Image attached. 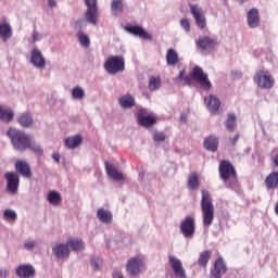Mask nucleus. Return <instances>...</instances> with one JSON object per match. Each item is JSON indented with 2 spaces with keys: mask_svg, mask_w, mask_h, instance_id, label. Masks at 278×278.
<instances>
[{
  "mask_svg": "<svg viewBox=\"0 0 278 278\" xmlns=\"http://www.w3.org/2000/svg\"><path fill=\"white\" fill-rule=\"evenodd\" d=\"M153 138L156 142H164V140H166V135H164V132L156 131L154 132Z\"/></svg>",
  "mask_w": 278,
  "mask_h": 278,
  "instance_id": "nucleus-44",
  "label": "nucleus"
},
{
  "mask_svg": "<svg viewBox=\"0 0 278 278\" xmlns=\"http://www.w3.org/2000/svg\"><path fill=\"white\" fill-rule=\"evenodd\" d=\"M14 119V111L8 106H0V121L10 123Z\"/></svg>",
  "mask_w": 278,
  "mask_h": 278,
  "instance_id": "nucleus-29",
  "label": "nucleus"
},
{
  "mask_svg": "<svg viewBox=\"0 0 278 278\" xmlns=\"http://www.w3.org/2000/svg\"><path fill=\"white\" fill-rule=\"evenodd\" d=\"M162 86V78L159 77H150L148 88L150 92H155V90H160V87Z\"/></svg>",
  "mask_w": 278,
  "mask_h": 278,
  "instance_id": "nucleus-36",
  "label": "nucleus"
},
{
  "mask_svg": "<svg viewBox=\"0 0 278 278\" xmlns=\"http://www.w3.org/2000/svg\"><path fill=\"white\" fill-rule=\"evenodd\" d=\"M112 12L115 15L123 13V1H113L111 4Z\"/></svg>",
  "mask_w": 278,
  "mask_h": 278,
  "instance_id": "nucleus-41",
  "label": "nucleus"
},
{
  "mask_svg": "<svg viewBox=\"0 0 278 278\" xmlns=\"http://www.w3.org/2000/svg\"><path fill=\"white\" fill-rule=\"evenodd\" d=\"M204 103L211 114H218V110H220V100L216 96L210 94L204 98Z\"/></svg>",
  "mask_w": 278,
  "mask_h": 278,
  "instance_id": "nucleus-16",
  "label": "nucleus"
},
{
  "mask_svg": "<svg viewBox=\"0 0 278 278\" xmlns=\"http://www.w3.org/2000/svg\"><path fill=\"white\" fill-rule=\"evenodd\" d=\"M248 25L252 29L260 27V11L257 9H251L248 12Z\"/></svg>",
  "mask_w": 278,
  "mask_h": 278,
  "instance_id": "nucleus-22",
  "label": "nucleus"
},
{
  "mask_svg": "<svg viewBox=\"0 0 278 278\" xmlns=\"http://www.w3.org/2000/svg\"><path fill=\"white\" fill-rule=\"evenodd\" d=\"M104 70L109 75H116L118 73H123L125 71V58L121 55L110 56L104 62Z\"/></svg>",
  "mask_w": 278,
  "mask_h": 278,
  "instance_id": "nucleus-4",
  "label": "nucleus"
},
{
  "mask_svg": "<svg viewBox=\"0 0 278 278\" xmlns=\"http://www.w3.org/2000/svg\"><path fill=\"white\" fill-rule=\"evenodd\" d=\"M67 247H71L72 251H75L76 253L86 249V244L81 239H68Z\"/></svg>",
  "mask_w": 278,
  "mask_h": 278,
  "instance_id": "nucleus-32",
  "label": "nucleus"
},
{
  "mask_svg": "<svg viewBox=\"0 0 278 278\" xmlns=\"http://www.w3.org/2000/svg\"><path fill=\"white\" fill-rule=\"evenodd\" d=\"M47 199L51 205H60V203H62V194H60L58 191L48 192Z\"/></svg>",
  "mask_w": 278,
  "mask_h": 278,
  "instance_id": "nucleus-37",
  "label": "nucleus"
},
{
  "mask_svg": "<svg viewBox=\"0 0 278 278\" xmlns=\"http://www.w3.org/2000/svg\"><path fill=\"white\" fill-rule=\"evenodd\" d=\"M227 273V266L222 257L217 258L214 268L211 270V276L214 278H222Z\"/></svg>",
  "mask_w": 278,
  "mask_h": 278,
  "instance_id": "nucleus-19",
  "label": "nucleus"
},
{
  "mask_svg": "<svg viewBox=\"0 0 278 278\" xmlns=\"http://www.w3.org/2000/svg\"><path fill=\"white\" fill-rule=\"evenodd\" d=\"M169 264L176 278H186V269L184 263L176 256H169Z\"/></svg>",
  "mask_w": 278,
  "mask_h": 278,
  "instance_id": "nucleus-11",
  "label": "nucleus"
},
{
  "mask_svg": "<svg viewBox=\"0 0 278 278\" xmlns=\"http://www.w3.org/2000/svg\"><path fill=\"white\" fill-rule=\"evenodd\" d=\"M113 278H125V276H123V273H121V271H115L113 274Z\"/></svg>",
  "mask_w": 278,
  "mask_h": 278,
  "instance_id": "nucleus-53",
  "label": "nucleus"
},
{
  "mask_svg": "<svg viewBox=\"0 0 278 278\" xmlns=\"http://www.w3.org/2000/svg\"><path fill=\"white\" fill-rule=\"evenodd\" d=\"M201 211L204 227H212V223H214V204L210 192L206 190H202Z\"/></svg>",
  "mask_w": 278,
  "mask_h": 278,
  "instance_id": "nucleus-3",
  "label": "nucleus"
},
{
  "mask_svg": "<svg viewBox=\"0 0 278 278\" xmlns=\"http://www.w3.org/2000/svg\"><path fill=\"white\" fill-rule=\"evenodd\" d=\"M166 62L168 66H176V64H179V53H177V50L173 48L167 50Z\"/></svg>",
  "mask_w": 278,
  "mask_h": 278,
  "instance_id": "nucleus-28",
  "label": "nucleus"
},
{
  "mask_svg": "<svg viewBox=\"0 0 278 278\" xmlns=\"http://www.w3.org/2000/svg\"><path fill=\"white\" fill-rule=\"evenodd\" d=\"M143 176H144V174L141 173V174H140V177H143Z\"/></svg>",
  "mask_w": 278,
  "mask_h": 278,
  "instance_id": "nucleus-57",
  "label": "nucleus"
},
{
  "mask_svg": "<svg viewBox=\"0 0 278 278\" xmlns=\"http://www.w3.org/2000/svg\"><path fill=\"white\" fill-rule=\"evenodd\" d=\"M187 186L190 190H199L201 186V179L199 178V174L192 173L188 179Z\"/></svg>",
  "mask_w": 278,
  "mask_h": 278,
  "instance_id": "nucleus-34",
  "label": "nucleus"
},
{
  "mask_svg": "<svg viewBox=\"0 0 278 278\" xmlns=\"http://www.w3.org/2000/svg\"><path fill=\"white\" fill-rule=\"evenodd\" d=\"M126 31L128 34H131L132 36H137L138 38H142L143 40H152L153 37L142 26L138 25H128L125 27Z\"/></svg>",
  "mask_w": 278,
  "mask_h": 278,
  "instance_id": "nucleus-14",
  "label": "nucleus"
},
{
  "mask_svg": "<svg viewBox=\"0 0 278 278\" xmlns=\"http://www.w3.org/2000/svg\"><path fill=\"white\" fill-rule=\"evenodd\" d=\"M180 25L182 29H185L186 34H190V21L188 18H182L180 21Z\"/></svg>",
  "mask_w": 278,
  "mask_h": 278,
  "instance_id": "nucleus-43",
  "label": "nucleus"
},
{
  "mask_svg": "<svg viewBox=\"0 0 278 278\" xmlns=\"http://www.w3.org/2000/svg\"><path fill=\"white\" fill-rule=\"evenodd\" d=\"M97 217L102 223H105L106 225H110L112 223V213L105 208H98L97 211Z\"/></svg>",
  "mask_w": 278,
  "mask_h": 278,
  "instance_id": "nucleus-31",
  "label": "nucleus"
},
{
  "mask_svg": "<svg viewBox=\"0 0 278 278\" xmlns=\"http://www.w3.org/2000/svg\"><path fill=\"white\" fill-rule=\"evenodd\" d=\"M16 275L21 278H30L36 275V268L29 264L20 265L16 268Z\"/></svg>",
  "mask_w": 278,
  "mask_h": 278,
  "instance_id": "nucleus-20",
  "label": "nucleus"
},
{
  "mask_svg": "<svg viewBox=\"0 0 278 278\" xmlns=\"http://www.w3.org/2000/svg\"><path fill=\"white\" fill-rule=\"evenodd\" d=\"M137 121L141 127L149 129L157 123V117L155 115H147V109H139L137 112Z\"/></svg>",
  "mask_w": 278,
  "mask_h": 278,
  "instance_id": "nucleus-10",
  "label": "nucleus"
},
{
  "mask_svg": "<svg viewBox=\"0 0 278 278\" xmlns=\"http://www.w3.org/2000/svg\"><path fill=\"white\" fill-rule=\"evenodd\" d=\"M52 253H54L56 260H68L71 257V250L68 249V244L59 243L52 249Z\"/></svg>",
  "mask_w": 278,
  "mask_h": 278,
  "instance_id": "nucleus-17",
  "label": "nucleus"
},
{
  "mask_svg": "<svg viewBox=\"0 0 278 278\" xmlns=\"http://www.w3.org/2000/svg\"><path fill=\"white\" fill-rule=\"evenodd\" d=\"M191 14L195 18V23L200 29H205L207 23L205 21V12L197 5H190Z\"/></svg>",
  "mask_w": 278,
  "mask_h": 278,
  "instance_id": "nucleus-12",
  "label": "nucleus"
},
{
  "mask_svg": "<svg viewBox=\"0 0 278 278\" xmlns=\"http://www.w3.org/2000/svg\"><path fill=\"white\" fill-rule=\"evenodd\" d=\"M15 170L22 175V177H25L26 179H31V168L29 167V164L25 161H16L15 163Z\"/></svg>",
  "mask_w": 278,
  "mask_h": 278,
  "instance_id": "nucleus-21",
  "label": "nucleus"
},
{
  "mask_svg": "<svg viewBox=\"0 0 278 278\" xmlns=\"http://www.w3.org/2000/svg\"><path fill=\"white\" fill-rule=\"evenodd\" d=\"M17 217L18 216L16 215V212H14L10 208L4 210V212H3L4 220H13V223H14V220H16Z\"/></svg>",
  "mask_w": 278,
  "mask_h": 278,
  "instance_id": "nucleus-42",
  "label": "nucleus"
},
{
  "mask_svg": "<svg viewBox=\"0 0 278 278\" xmlns=\"http://www.w3.org/2000/svg\"><path fill=\"white\" fill-rule=\"evenodd\" d=\"M274 164L278 167V154L274 156Z\"/></svg>",
  "mask_w": 278,
  "mask_h": 278,
  "instance_id": "nucleus-55",
  "label": "nucleus"
},
{
  "mask_svg": "<svg viewBox=\"0 0 278 278\" xmlns=\"http://www.w3.org/2000/svg\"><path fill=\"white\" fill-rule=\"evenodd\" d=\"M7 136L10 138L11 144L15 151L23 153V151L30 149L34 153L42 155V148L34 143V141H31V137L24 131L16 128H9Z\"/></svg>",
  "mask_w": 278,
  "mask_h": 278,
  "instance_id": "nucleus-1",
  "label": "nucleus"
},
{
  "mask_svg": "<svg viewBox=\"0 0 278 278\" xmlns=\"http://www.w3.org/2000/svg\"><path fill=\"white\" fill-rule=\"evenodd\" d=\"M87 12H86V20L91 25H97V16H98V9H97V1H86Z\"/></svg>",
  "mask_w": 278,
  "mask_h": 278,
  "instance_id": "nucleus-15",
  "label": "nucleus"
},
{
  "mask_svg": "<svg viewBox=\"0 0 278 278\" xmlns=\"http://www.w3.org/2000/svg\"><path fill=\"white\" fill-rule=\"evenodd\" d=\"M4 179H7V189L11 194H16L18 192V186H21V177L16 172H7L4 174Z\"/></svg>",
  "mask_w": 278,
  "mask_h": 278,
  "instance_id": "nucleus-9",
  "label": "nucleus"
},
{
  "mask_svg": "<svg viewBox=\"0 0 278 278\" xmlns=\"http://www.w3.org/2000/svg\"><path fill=\"white\" fill-rule=\"evenodd\" d=\"M219 177L222 181H224L226 188L230 190H237L240 187V182L238 181V172H236V167L229 160H222L219 162Z\"/></svg>",
  "mask_w": 278,
  "mask_h": 278,
  "instance_id": "nucleus-2",
  "label": "nucleus"
},
{
  "mask_svg": "<svg viewBox=\"0 0 278 278\" xmlns=\"http://www.w3.org/2000/svg\"><path fill=\"white\" fill-rule=\"evenodd\" d=\"M192 79H194V78H192V73H190V76L184 77L185 84L178 83V86H192Z\"/></svg>",
  "mask_w": 278,
  "mask_h": 278,
  "instance_id": "nucleus-46",
  "label": "nucleus"
},
{
  "mask_svg": "<svg viewBox=\"0 0 278 278\" xmlns=\"http://www.w3.org/2000/svg\"><path fill=\"white\" fill-rule=\"evenodd\" d=\"M86 97V91H84V88L76 86L72 89V98L76 99V101H81Z\"/></svg>",
  "mask_w": 278,
  "mask_h": 278,
  "instance_id": "nucleus-38",
  "label": "nucleus"
},
{
  "mask_svg": "<svg viewBox=\"0 0 278 278\" xmlns=\"http://www.w3.org/2000/svg\"><path fill=\"white\" fill-rule=\"evenodd\" d=\"M38 40H40V33H38L37 30L33 31V42H38Z\"/></svg>",
  "mask_w": 278,
  "mask_h": 278,
  "instance_id": "nucleus-48",
  "label": "nucleus"
},
{
  "mask_svg": "<svg viewBox=\"0 0 278 278\" xmlns=\"http://www.w3.org/2000/svg\"><path fill=\"white\" fill-rule=\"evenodd\" d=\"M48 1H53V0H48Z\"/></svg>",
  "mask_w": 278,
  "mask_h": 278,
  "instance_id": "nucleus-60",
  "label": "nucleus"
},
{
  "mask_svg": "<svg viewBox=\"0 0 278 278\" xmlns=\"http://www.w3.org/2000/svg\"><path fill=\"white\" fill-rule=\"evenodd\" d=\"M191 77L200 84V86H203L204 88H212V83L210 81V78H207V75L205 72H203V67L195 65L191 72Z\"/></svg>",
  "mask_w": 278,
  "mask_h": 278,
  "instance_id": "nucleus-8",
  "label": "nucleus"
},
{
  "mask_svg": "<svg viewBox=\"0 0 278 278\" xmlns=\"http://www.w3.org/2000/svg\"><path fill=\"white\" fill-rule=\"evenodd\" d=\"M105 168L109 177H111L115 181H123V179H125L123 173L118 172V169L114 167L112 164L105 163Z\"/></svg>",
  "mask_w": 278,
  "mask_h": 278,
  "instance_id": "nucleus-25",
  "label": "nucleus"
},
{
  "mask_svg": "<svg viewBox=\"0 0 278 278\" xmlns=\"http://www.w3.org/2000/svg\"><path fill=\"white\" fill-rule=\"evenodd\" d=\"M91 264L96 270H99L103 265V262L101 261V258L93 257Z\"/></svg>",
  "mask_w": 278,
  "mask_h": 278,
  "instance_id": "nucleus-45",
  "label": "nucleus"
},
{
  "mask_svg": "<svg viewBox=\"0 0 278 278\" xmlns=\"http://www.w3.org/2000/svg\"><path fill=\"white\" fill-rule=\"evenodd\" d=\"M113 1H121V0H113Z\"/></svg>",
  "mask_w": 278,
  "mask_h": 278,
  "instance_id": "nucleus-59",
  "label": "nucleus"
},
{
  "mask_svg": "<svg viewBox=\"0 0 278 278\" xmlns=\"http://www.w3.org/2000/svg\"><path fill=\"white\" fill-rule=\"evenodd\" d=\"M118 103H119L121 108H126V109L134 108V105H136V98H134V96L127 93L125 96H122L118 99Z\"/></svg>",
  "mask_w": 278,
  "mask_h": 278,
  "instance_id": "nucleus-30",
  "label": "nucleus"
},
{
  "mask_svg": "<svg viewBox=\"0 0 278 278\" xmlns=\"http://www.w3.org/2000/svg\"><path fill=\"white\" fill-rule=\"evenodd\" d=\"M218 46V42L208 36L200 37L197 40V47L198 49H201L202 51H212L216 49Z\"/></svg>",
  "mask_w": 278,
  "mask_h": 278,
  "instance_id": "nucleus-13",
  "label": "nucleus"
},
{
  "mask_svg": "<svg viewBox=\"0 0 278 278\" xmlns=\"http://www.w3.org/2000/svg\"><path fill=\"white\" fill-rule=\"evenodd\" d=\"M197 231V222L192 216H186L184 220L180 223V232L184 238L190 239L194 237V232Z\"/></svg>",
  "mask_w": 278,
  "mask_h": 278,
  "instance_id": "nucleus-6",
  "label": "nucleus"
},
{
  "mask_svg": "<svg viewBox=\"0 0 278 278\" xmlns=\"http://www.w3.org/2000/svg\"><path fill=\"white\" fill-rule=\"evenodd\" d=\"M83 143L84 137H81V135H75L65 139V147H67V149H77V147H81Z\"/></svg>",
  "mask_w": 278,
  "mask_h": 278,
  "instance_id": "nucleus-23",
  "label": "nucleus"
},
{
  "mask_svg": "<svg viewBox=\"0 0 278 278\" xmlns=\"http://www.w3.org/2000/svg\"><path fill=\"white\" fill-rule=\"evenodd\" d=\"M78 40L80 46L85 47V49H88V47H90V37L81 30L78 31Z\"/></svg>",
  "mask_w": 278,
  "mask_h": 278,
  "instance_id": "nucleus-39",
  "label": "nucleus"
},
{
  "mask_svg": "<svg viewBox=\"0 0 278 278\" xmlns=\"http://www.w3.org/2000/svg\"><path fill=\"white\" fill-rule=\"evenodd\" d=\"M142 268H144V262L140 256L131 257L126 263V271L132 277H138L142 273Z\"/></svg>",
  "mask_w": 278,
  "mask_h": 278,
  "instance_id": "nucleus-7",
  "label": "nucleus"
},
{
  "mask_svg": "<svg viewBox=\"0 0 278 278\" xmlns=\"http://www.w3.org/2000/svg\"><path fill=\"white\" fill-rule=\"evenodd\" d=\"M212 257V252L210 250H205L199 255L198 265L200 268H207V264Z\"/></svg>",
  "mask_w": 278,
  "mask_h": 278,
  "instance_id": "nucleus-33",
  "label": "nucleus"
},
{
  "mask_svg": "<svg viewBox=\"0 0 278 278\" xmlns=\"http://www.w3.org/2000/svg\"><path fill=\"white\" fill-rule=\"evenodd\" d=\"M50 8H55L58 5L56 1H50L49 2Z\"/></svg>",
  "mask_w": 278,
  "mask_h": 278,
  "instance_id": "nucleus-54",
  "label": "nucleus"
},
{
  "mask_svg": "<svg viewBox=\"0 0 278 278\" xmlns=\"http://www.w3.org/2000/svg\"><path fill=\"white\" fill-rule=\"evenodd\" d=\"M10 275L8 269H0V278H5Z\"/></svg>",
  "mask_w": 278,
  "mask_h": 278,
  "instance_id": "nucleus-49",
  "label": "nucleus"
},
{
  "mask_svg": "<svg viewBox=\"0 0 278 278\" xmlns=\"http://www.w3.org/2000/svg\"><path fill=\"white\" fill-rule=\"evenodd\" d=\"M238 140H240V135H236L232 139H230V142L232 146L238 143Z\"/></svg>",
  "mask_w": 278,
  "mask_h": 278,
  "instance_id": "nucleus-50",
  "label": "nucleus"
},
{
  "mask_svg": "<svg viewBox=\"0 0 278 278\" xmlns=\"http://www.w3.org/2000/svg\"><path fill=\"white\" fill-rule=\"evenodd\" d=\"M143 176H144V174L141 173V174H140V177H143Z\"/></svg>",
  "mask_w": 278,
  "mask_h": 278,
  "instance_id": "nucleus-56",
  "label": "nucleus"
},
{
  "mask_svg": "<svg viewBox=\"0 0 278 278\" xmlns=\"http://www.w3.org/2000/svg\"><path fill=\"white\" fill-rule=\"evenodd\" d=\"M184 77H186V76H184V71H181V72L179 73V75L176 77V84H180V83H179V79H181V80L184 81Z\"/></svg>",
  "mask_w": 278,
  "mask_h": 278,
  "instance_id": "nucleus-51",
  "label": "nucleus"
},
{
  "mask_svg": "<svg viewBox=\"0 0 278 278\" xmlns=\"http://www.w3.org/2000/svg\"><path fill=\"white\" fill-rule=\"evenodd\" d=\"M265 186L267 190H275L278 188V172H271L266 176Z\"/></svg>",
  "mask_w": 278,
  "mask_h": 278,
  "instance_id": "nucleus-26",
  "label": "nucleus"
},
{
  "mask_svg": "<svg viewBox=\"0 0 278 278\" xmlns=\"http://www.w3.org/2000/svg\"><path fill=\"white\" fill-rule=\"evenodd\" d=\"M85 1H97V0H85Z\"/></svg>",
  "mask_w": 278,
  "mask_h": 278,
  "instance_id": "nucleus-58",
  "label": "nucleus"
},
{
  "mask_svg": "<svg viewBox=\"0 0 278 278\" xmlns=\"http://www.w3.org/2000/svg\"><path fill=\"white\" fill-rule=\"evenodd\" d=\"M52 159L54 160V162H56V164H60V153H53Z\"/></svg>",
  "mask_w": 278,
  "mask_h": 278,
  "instance_id": "nucleus-52",
  "label": "nucleus"
},
{
  "mask_svg": "<svg viewBox=\"0 0 278 278\" xmlns=\"http://www.w3.org/2000/svg\"><path fill=\"white\" fill-rule=\"evenodd\" d=\"M0 38L3 42H8L10 38H12V26L8 22H3L0 24Z\"/></svg>",
  "mask_w": 278,
  "mask_h": 278,
  "instance_id": "nucleus-27",
  "label": "nucleus"
},
{
  "mask_svg": "<svg viewBox=\"0 0 278 278\" xmlns=\"http://www.w3.org/2000/svg\"><path fill=\"white\" fill-rule=\"evenodd\" d=\"M34 247H36L35 241H28L24 244V249H26L27 251H31V249H34Z\"/></svg>",
  "mask_w": 278,
  "mask_h": 278,
  "instance_id": "nucleus-47",
  "label": "nucleus"
},
{
  "mask_svg": "<svg viewBox=\"0 0 278 278\" xmlns=\"http://www.w3.org/2000/svg\"><path fill=\"white\" fill-rule=\"evenodd\" d=\"M203 146L206 151L216 153V151H218V138L215 136H208L204 139Z\"/></svg>",
  "mask_w": 278,
  "mask_h": 278,
  "instance_id": "nucleus-24",
  "label": "nucleus"
},
{
  "mask_svg": "<svg viewBox=\"0 0 278 278\" xmlns=\"http://www.w3.org/2000/svg\"><path fill=\"white\" fill-rule=\"evenodd\" d=\"M253 79L258 88H264L265 90H270L275 86V79L268 71L260 70L255 73Z\"/></svg>",
  "mask_w": 278,
  "mask_h": 278,
  "instance_id": "nucleus-5",
  "label": "nucleus"
},
{
  "mask_svg": "<svg viewBox=\"0 0 278 278\" xmlns=\"http://www.w3.org/2000/svg\"><path fill=\"white\" fill-rule=\"evenodd\" d=\"M226 128L228 131H236V114L230 113L226 119Z\"/></svg>",
  "mask_w": 278,
  "mask_h": 278,
  "instance_id": "nucleus-40",
  "label": "nucleus"
},
{
  "mask_svg": "<svg viewBox=\"0 0 278 278\" xmlns=\"http://www.w3.org/2000/svg\"><path fill=\"white\" fill-rule=\"evenodd\" d=\"M17 122L22 127H31V125H34V118L29 113H23L20 115Z\"/></svg>",
  "mask_w": 278,
  "mask_h": 278,
  "instance_id": "nucleus-35",
  "label": "nucleus"
},
{
  "mask_svg": "<svg viewBox=\"0 0 278 278\" xmlns=\"http://www.w3.org/2000/svg\"><path fill=\"white\" fill-rule=\"evenodd\" d=\"M31 64H34L36 68H45V66H47V61L38 48H34L31 51Z\"/></svg>",
  "mask_w": 278,
  "mask_h": 278,
  "instance_id": "nucleus-18",
  "label": "nucleus"
}]
</instances>
